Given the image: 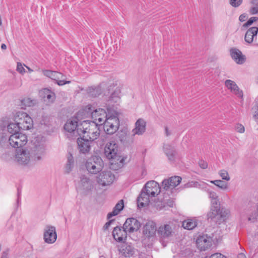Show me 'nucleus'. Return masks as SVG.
<instances>
[{
    "label": "nucleus",
    "mask_w": 258,
    "mask_h": 258,
    "mask_svg": "<svg viewBox=\"0 0 258 258\" xmlns=\"http://www.w3.org/2000/svg\"><path fill=\"white\" fill-rule=\"evenodd\" d=\"M21 102L22 105L25 107L32 106L36 103V101L35 100L31 99L30 98H25Z\"/></svg>",
    "instance_id": "obj_37"
},
{
    "label": "nucleus",
    "mask_w": 258,
    "mask_h": 258,
    "mask_svg": "<svg viewBox=\"0 0 258 258\" xmlns=\"http://www.w3.org/2000/svg\"><path fill=\"white\" fill-rule=\"evenodd\" d=\"M196 242L199 249L201 250H206L212 245L213 239L207 234H204L198 237Z\"/></svg>",
    "instance_id": "obj_14"
},
{
    "label": "nucleus",
    "mask_w": 258,
    "mask_h": 258,
    "mask_svg": "<svg viewBox=\"0 0 258 258\" xmlns=\"http://www.w3.org/2000/svg\"><path fill=\"white\" fill-rule=\"evenodd\" d=\"M123 200H120L114 207L113 211L107 214V218L110 219L112 217L117 215L123 208Z\"/></svg>",
    "instance_id": "obj_30"
},
{
    "label": "nucleus",
    "mask_w": 258,
    "mask_h": 258,
    "mask_svg": "<svg viewBox=\"0 0 258 258\" xmlns=\"http://www.w3.org/2000/svg\"><path fill=\"white\" fill-rule=\"evenodd\" d=\"M156 231H157L156 224L151 220L147 221L143 228L144 235L149 238L154 237Z\"/></svg>",
    "instance_id": "obj_17"
},
{
    "label": "nucleus",
    "mask_w": 258,
    "mask_h": 258,
    "mask_svg": "<svg viewBox=\"0 0 258 258\" xmlns=\"http://www.w3.org/2000/svg\"><path fill=\"white\" fill-rule=\"evenodd\" d=\"M181 178L178 176H174L169 179H165L162 182L163 188L166 190L173 188L177 186L181 181Z\"/></svg>",
    "instance_id": "obj_20"
},
{
    "label": "nucleus",
    "mask_w": 258,
    "mask_h": 258,
    "mask_svg": "<svg viewBox=\"0 0 258 258\" xmlns=\"http://www.w3.org/2000/svg\"><path fill=\"white\" fill-rule=\"evenodd\" d=\"M28 140L27 136L21 133L11 135L7 142V146H11L13 148H19L26 144Z\"/></svg>",
    "instance_id": "obj_9"
},
{
    "label": "nucleus",
    "mask_w": 258,
    "mask_h": 258,
    "mask_svg": "<svg viewBox=\"0 0 258 258\" xmlns=\"http://www.w3.org/2000/svg\"><path fill=\"white\" fill-rule=\"evenodd\" d=\"M92 141L84 137H80L77 139L78 149L80 154L87 155L91 149Z\"/></svg>",
    "instance_id": "obj_11"
},
{
    "label": "nucleus",
    "mask_w": 258,
    "mask_h": 258,
    "mask_svg": "<svg viewBox=\"0 0 258 258\" xmlns=\"http://www.w3.org/2000/svg\"><path fill=\"white\" fill-rule=\"evenodd\" d=\"M127 233L123 227L116 226L113 229L112 236L116 241L122 243L126 239Z\"/></svg>",
    "instance_id": "obj_21"
},
{
    "label": "nucleus",
    "mask_w": 258,
    "mask_h": 258,
    "mask_svg": "<svg viewBox=\"0 0 258 258\" xmlns=\"http://www.w3.org/2000/svg\"><path fill=\"white\" fill-rule=\"evenodd\" d=\"M247 18V15L245 14H241L239 17V20L240 22H244L246 20Z\"/></svg>",
    "instance_id": "obj_52"
},
{
    "label": "nucleus",
    "mask_w": 258,
    "mask_h": 258,
    "mask_svg": "<svg viewBox=\"0 0 258 258\" xmlns=\"http://www.w3.org/2000/svg\"><path fill=\"white\" fill-rule=\"evenodd\" d=\"M199 165L201 168L204 169H206L208 167V163L204 160L199 161Z\"/></svg>",
    "instance_id": "obj_49"
},
{
    "label": "nucleus",
    "mask_w": 258,
    "mask_h": 258,
    "mask_svg": "<svg viewBox=\"0 0 258 258\" xmlns=\"http://www.w3.org/2000/svg\"><path fill=\"white\" fill-rule=\"evenodd\" d=\"M238 258H246L245 255L243 253H239L238 255Z\"/></svg>",
    "instance_id": "obj_56"
},
{
    "label": "nucleus",
    "mask_w": 258,
    "mask_h": 258,
    "mask_svg": "<svg viewBox=\"0 0 258 258\" xmlns=\"http://www.w3.org/2000/svg\"><path fill=\"white\" fill-rule=\"evenodd\" d=\"M253 110V118L255 121H258V105H255L252 108Z\"/></svg>",
    "instance_id": "obj_44"
},
{
    "label": "nucleus",
    "mask_w": 258,
    "mask_h": 258,
    "mask_svg": "<svg viewBox=\"0 0 258 258\" xmlns=\"http://www.w3.org/2000/svg\"><path fill=\"white\" fill-rule=\"evenodd\" d=\"M114 178V175L111 171H103L97 176V181L100 185L106 186L111 184Z\"/></svg>",
    "instance_id": "obj_12"
},
{
    "label": "nucleus",
    "mask_w": 258,
    "mask_h": 258,
    "mask_svg": "<svg viewBox=\"0 0 258 258\" xmlns=\"http://www.w3.org/2000/svg\"><path fill=\"white\" fill-rule=\"evenodd\" d=\"M45 151L44 143L36 140L32 147L17 150L14 161L19 165L32 167L42 159Z\"/></svg>",
    "instance_id": "obj_1"
},
{
    "label": "nucleus",
    "mask_w": 258,
    "mask_h": 258,
    "mask_svg": "<svg viewBox=\"0 0 258 258\" xmlns=\"http://www.w3.org/2000/svg\"><path fill=\"white\" fill-rule=\"evenodd\" d=\"M43 98L46 99L48 102L52 103L55 99V94L49 89H44L43 90Z\"/></svg>",
    "instance_id": "obj_31"
},
{
    "label": "nucleus",
    "mask_w": 258,
    "mask_h": 258,
    "mask_svg": "<svg viewBox=\"0 0 258 258\" xmlns=\"http://www.w3.org/2000/svg\"><path fill=\"white\" fill-rule=\"evenodd\" d=\"M103 124L104 131L109 135L114 134L117 130L119 125V121L117 117V112L113 109L109 112V116L105 119Z\"/></svg>",
    "instance_id": "obj_5"
},
{
    "label": "nucleus",
    "mask_w": 258,
    "mask_h": 258,
    "mask_svg": "<svg viewBox=\"0 0 258 258\" xmlns=\"http://www.w3.org/2000/svg\"><path fill=\"white\" fill-rule=\"evenodd\" d=\"M146 174V170H145V168H142V176H144Z\"/></svg>",
    "instance_id": "obj_58"
},
{
    "label": "nucleus",
    "mask_w": 258,
    "mask_h": 258,
    "mask_svg": "<svg viewBox=\"0 0 258 258\" xmlns=\"http://www.w3.org/2000/svg\"><path fill=\"white\" fill-rule=\"evenodd\" d=\"M119 250L121 254L125 257H130L135 252L134 248L132 245L125 243V242H122L119 248Z\"/></svg>",
    "instance_id": "obj_25"
},
{
    "label": "nucleus",
    "mask_w": 258,
    "mask_h": 258,
    "mask_svg": "<svg viewBox=\"0 0 258 258\" xmlns=\"http://www.w3.org/2000/svg\"><path fill=\"white\" fill-rule=\"evenodd\" d=\"M52 72L53 71L50 70H44L43 71V73L44 76L50 78Z\"/></svg>",
    "instance_id": "obj_51"
},
{
    "label": "nucleus",
    "mask_w": 258,
    "mask_h": 258,
    "mask_svg": "<svg viewBox=\"0 0 258 258\" xmlns=\"http://www.w3.org/2000/svg\"><path fill=\"white\" fill-rule=\"evenodd\" d=\"M86 167L89 173L97 174L102 170L103 162L102 159L99 156H93L86 161Z\"/></svg>",
    "instance_id": "obj_7"
},
{
    "label": "nucleus",
    "mask_w": 258,
    "mask_h": 258,
    "mask_svg": "<svg viewBox=\"0 0 258 258\" xmlns=\"http://www.w3.org/2000/svg\"><path fill=\"white\" fill-rule=\"evenodd\" d=\"M218 174L223 180H225L227 181L230 180V177L227 170L225 169L220 170L218 172Z\"/></svg>",
    "instance_id": "obj_38"
},
{
    "label": "nucleus",
    "mask_w": 258,
    "mask_h": 258,
    "mask_svg": "<svg viewBox=\"0 0 258 258\" xmlns=\"http://www.w3.org/2000/svg\"><path fill=\"white\" fill-rule=\"evenodd\" d=\"M244 212L249 221L254 222L258 218V202L254 206L249 203Z\"/></svg>",
    "instance_id": "obj_19"
},
{
    "label": "nucleus",
    "mask_w": 258,
    "mask_h": 258,
    "mask_svg": "<svg viewBox=\"0 0 258 258\" xmlns=\"http://www.w3.org/2000/svg\"><path fill=\"white\" fill-rule=\"evenodd\" d=\"M1 48L2 49H6L7 48V46L5 44H2L1 45Z\"/></svg>",
    "instance_id": "obj_59"
},
{
    "label": "nucleus",
    "mask_w": 258,
    "mask_h": 258,
    "mask_svg": "<svg viewBox=\"0 0 258 258\" xmlns=\"http://www.w3.org/2000/svg\"><path fill=\"white\" fill-rule=\"evenodd\" d=\"M199 185V183L197 181H191L185 184L186 187H198Z\"/></svg>",
    "instance_id": "obj_47"
},
{
    "label": "nucleus",
    "mask_w": 258,
    "mask_h": 258,
    "mask_svg": "<svg viewBox=\"0 0 258 258\" xmlns=\"http://www.w3.org/2000/svg\"><path fill=\"white\" fill-rule=\"evenodd\" d=\"M77 134L80 136L83 135V137L93 142L99 137L100 133L97 124L91 123L88 120H84L78 126Z\"/></svg>",
    "instance_id": "obj_3"
},
{
    "label": "nucleus",
    "mask_w": 258,
    "mask_h": 258,
    "mask_svg": "<svg viewBox=\"0 0 258 258\" xmlns=\"http://www.w3.org/2000/svg\"><path fill=\"white\" fill-rule=\"evenodd\" d=\"M160 192V187L157 182L155 181L147 182L138 198V207L141 208L148 205L150 199L157 196Z\"/></svg>",
    "instance_id": "obj_2"
},
{
    "label": "nucleus",
    "mask_w": 258,
    "mask_h": 258,
    "mask_svg": "<svg viewBox=\"0 0 258 258\" xmlns=\"http://www.w3.org/2000/svg\"><path fill=\"white\" fill-rule=\"evenodd\" d=\"M210 202L211 205V209L220 210V204L219 198L215 200L211 201Z\"/></svg>",
    "instance_id": "obj_41"
},
{
    "label": "nucleus",
    "mask_w": 258,
    "mask_h": 258,
    "mask_svg": "<svg viewBox=\"0 0 258 258\" xmlns=\"http://www.w3.org/2000/svg\"><path fill=\"white\" fill-rule=\"evenodd\" d=\"M55 228L52 226H47L44 233V241L47 243H53L56 239Z\"/></svg>",
    "instance_id": "obj_18"
},
{
    "label": "nucleus",
    "mask_w": 258,
    "mask_h": 258,
    "mask_svg": "<svg viewBox=\"0 0 258 258\" xmlns=\"http://www.w3.org/2000/svg\"><path fill=\"white\" fill-rule=\"evenodd\" d=\"M113 221V220H110L108 222H106L105 223V224L104 225V227H103L104 229H108Z\"/></svg>",
    "instance_id": "obj_54"
},
{
    "label": "nucleus",
    "mask_w": 258,
    "mask_h": 258,
    "mask_svg": "<svg viewBox=\"0 0 258 258\" xmlns=\"http://www.w3.org/2000/svg\"><path fill=\"white\" fill-rule=\"evenodd\" d=\"M250 13L251 15H254L258 13V7L254 6L250 10Z\"/></svg>",
    "instance_id": "obj_50"
},
{
    "label": "nucleus",
    "mask_w": 258,
    "mask_h": 258,
    "mask_svg": "<svg viewBox=\"0 0 258 258\" xmlns=\"http://www.w3.org/2000/svg\"><path fill=\"white\" fill-rule=\"evenodd\" d=\"M225 86L233 94L240 99H243V93L236 83L231 80H226L224 82Z\"/></svg>",
    "instance_id": "obj_16"
},
{
    "label": "nucleus",
    "mask_w": 258,
    "mask_h": 258,
    "mask_svg": "<svg viewBox=\"0 0 258 258\" xmlns=\"http://www.w3.org/2000/svg\"><path fill=\"white\" fill-rule=\"evenodd\" d=\"M120 90L119 88H116L114 92L111 94L109 101L111 102L117 103L120 100L119 94Z\"/></svg>",
    "instance_id": "obj_35"
},
{
    "label": "nucleus",
    "mask_w": 258,
    "mask_h": 258,
    "mask_svg": "<svg viewBox=\"0 0 258 258\" xmlns=\"http://www.w3.org/2000/svg\"><path fill=\"white\" fill-rule=\"evenodd\" d=\"M157 233L160 239L164 240L173 236L174 224L172 222L161 225L157 229Z\"/></svg>",
    "instance_id": "obj_10"
},
{
    "label": "nucleus",
    "mask_w": 258,
    "mask_h": 258,
    "mask_svg": "<svg viewBox=\"0 0 258 258\" xmlns=\"http://www.w3.org/2000/svg\"><path fill=\"white\" fill-rule=\"evenodd\" d=\"M15 120L18 122L22 130H28L33 127V120L29 115L23 111H18L15 116Z\"/></svg>",
    "instance_id": "obj_8"
},
{
    "label": "nucleus",
    "mask_w": 258,
    "mask_h": 258,
    "mask_svg": "<svg viewBox=\"0 0 258 258\" xmlns=\"http://www.w3.org/2000/svg\"><path fill=\"white\" fill-rule=\"evenodd\" d=\"M242 3V0H230L229 4L232 7L236 8L239 7Z\"/></svg>",
    "instance_id": "obj_43"
},
{
    "label": "nucleus",
    "mask_w": 258,
    "mask_h": 258,
    "mask_svg": "<svg viewBox=\"0 0 258 258\" xmlns=\"http://www.w3.org/2000/svg\"><path fill=\"white\" fill-rule=\"evenodd\" d=\"M210 182L222 190H227L229 188L228 183L222 180H211Z\"/></svg>",
    "instance_id": "obj_32"
},
{
    "label": "nucleus",
    "mask_w": 258,
    "mask_h": 258,
    "mask_svg": "<svg viewBox=\"0 0 258 258\" xmlns=\"http://www.w3.org/2000/svg\"><path fill=\"white\" fill-rule=\"evenodd\" d=\"M252 4L256 7H258V0H253Z\"/></svg>",
    "instance_id": "obj_57"
},
{
    "label": "nucleus",
    "mask_w": 258,
    "mask_h": 258,
    "mask_svg": "<svg viewBox=\"0 0 258 258\" xmlns=\"http://www.w3.org/2000/svg\"><path fill=\"white\" fill-rule=\"evenodd\" d=\"M74 166V160L72 154L68 157V161L66 166V170L67 173L70 172Z\"/></svg>",
    "instance_id": "obj_36"
},
{
    "label": "nucleus",
    "mask_w": 258,
    "mask_h": 258,
    "mask_svg": "<svg viewBox=\"0 0 258 258\" xmlns=\"http://www.w3.org/2000/svg\"><path fill=\"white\" fill-rule=\"evenodd\" d=\"M80 125L78 124V119L77 118H72L68 120L64 126L65 130L68 132L73 133L74 134L77 133V128Z\"/></svg>",
    "instance_id": "obj_22"
},
{
    "label": "nucleus",
    "mask_w": 258,
    "mask_h": 258,
    "mask_svg": "<svg viewBox=\"0 0 258 258\" xmlns=\"http://www.w3.org/2000/svg\"><path fill=\"white\" fill-rule=\"evenodd\" d=\"M140 227V222L134 218H127L123 225L124 229L129 233L137 231Z\"/></svg>",
    "instance_id": "obj_15"
},
{
    "label": "nucleus",
    "mask_w": 258,
    "mask_h": 258,
    "mask_svg": "<svg viewBox=\"0 0 258 258\" xmlns=\"http://www.w3.org/2000/svg\"><path fill=\"white\" fill-rule=\"evenodd\" d=\"M104 155L111 165L121 163L123 159L118 154V145L114 141L107 143L104 147Z\"/></svg>",
    "instance_id": "obj_4"
},
{
    "label": "nucleus",
    "mask_w": 258,
    "mask_h": 258,
    "mask_svg": "<svg viewBox=\"0 0 258 258\" xmlns=\"http://www.w3.org/2000/svg\"><path fill=\"white\" fill-rule=\"evenodd\" d=\"M209 258H226V257L221 253H215L212 254Z\"/></svg>",
    "instance_id": "obj_48"
},
{
    "label": "nucleus",
    "mask_w": 258,
    "mask_h": 258,
    "mask_svg": "<svg viewBox=\"0 0 258 258\" xmlns=\"http://www.w3.org/2000/svg\"><path fill=\"white\" fill-rule=\"evenodd\" d=\"M9 249H7L2 252L1 258H8Z\"/></svg>",
    "instance_id": "obj_53"
},
{
    "label": "nucleus",
    "mask_w": 258,
    "mask_h": 258,
    "mask_svg": "<svg viewBox=\"0 0 258 258\" xmlns=\"http://www.w3.org/2000/svg\"><path fill=\"white\" fill-rule=\"evenodd\" d=\"M105 84L102 83L96 87H91L88 88V92L92 97H97L103 92Z\"/></svg>",
    "instance_id": "obj_29"
},
{
    "label": "nucleus",
    "mask_w": 258,
    "mask_h": 258,
    "mask_svg": "<svg viewBox=\"0 0 258 258\" xmlns=\"http://www.w3.org/2000/svg\"><path fill=\"white\" fill-rule=\"evenodd\" d=\"M235 129L239 133H243L245 131L244 127L241 124H237L235 126Z\"/></svg>",
    "instance_id": "obj_46"
},
{
    "label": "nucleus",
    "mask_w": 258,
    "mask_h": 258,
    "mask_svg": "<svg viewBox=\"0 0 258 258\" xmlns=\"http://www.w3.org/2000/svg\"><path fill=\"white\" fill-rule=\"evenodd\" d=\"M27 69L28 70L29 72H32L33 70L31 69L29 67L26 66Z\"/></svg>",
    "instance_id": "obj_60"
},
{
    "label": "nucleus",
    "mask_w": 258,
    "mask_h": 258,
    "mask_svg": "<svg viewBox=\"0 0 258 258\" xmlns=\"http://www.w3.org/2000/svg\"><path fill=\"white\" fill-rule=\"evenodd\" d=\"M3 140H4V139H3V138L2 139V140H1V142H0V144L2 145V146H3V145H2V143H3Z\"/></svg>",
    "instance_id": "obj_62"
},
{
    "label": "nucleus",
    "mask_w": 258,
    "mask_h": 258,
    "mask_svg": "<svg viewBox=\"0 0 258 258\" xmlns=\"http://www.w3.org/2000/svg\"><path fill=\"white\" fill-rule=\"evenodd\" d=\"M258 32V28L256 27H253L249 28L246 32L245 35V41L248 43H251L254 36H256Z\"/></svg>",
    "instance_id": "obj_28"
},
{
    "label": "nucleus",
    "mask_w": 258,
    "mask_h": 258,
    "mask_svg": "<svg viewBox=\"0 0 258 258\" xmlns=\"http://www.w3.org/2000/svg\"><path fill=\"white\" fill-rule=\"evenodd\" d=\"M8 131L11 134H16L19 133V131L21 129L20 126L18 124V122L15 121V122L10 123L7 126Z\"/></svg>",
    "instance_id": "obj_33"
},
{
    "label": "nucleus",
    "mask_w": 258,
    "mask_h": 258,
    "mask_svg": "<svg viewBox=\"0 0 258 258\" xmlns=\"http://www.w3.org/2000/svg\"><path fill=\"white\" fill-rule=\"evenodd\" d=\"M207 194L208 195V197L211 201L215 200L219 198V197L217 194L212 190L208 189L207 190Z\"/></svg>",
    "instance_id": "obj_40"
},
{
    "label": "nucleus",
    "mask_w": 258,
    "mask_h": 258,
    "mask_svg": "<svg viewBox=\"0 0 258 258\" xmlns=\"http://www.w3.org/2000/svg\"><path fill=\"white\" fill-rule=\"evenodd\" d=\"M230 52L231 57L237 64H241L245 62V55H243L239 50L236 48H232Z\"/></svg>",
    "instance_id": "obj_24"
},
{
    "label": "nucleus",
    "mask_w": 258,
    "mask_h": 258,
    "mask_svg": "<svg viewBox=\"0 0 258 258\" xmlns=\"http://www.w3.org/2000/svg\"><path fill=\"white\" fill-rule=\"evenodd\" d=\"M257 20H258L257 17H251L244 24H243V26L244 27H247L251 25L254 22H256Z\"/></svg>",
    "instance_id": "obj_42"
},
{
    "label": "nucleus",
    "mask_w": 258,
    "mask_h": 258,
    "mask_svg": "<svg viewBox=\"0 0 258 258\" xmlns=\"http://www.w3.org/2000/svg\"><path fill=\"white\" fill-rule=\"evenodd\" d=\"M146 122L144 119L140 118L135 123V128L132 131L133 135H142L146 131Z\"/></svg>",
    "instance_id": "obj_23"
},
{
    "label": "nucleus",
    "mask_w": 258,
    "mask_h": 258,
    "mask_svg": "<svg viewBox=\"0 0 258 258\" xmlns=\"http://www.w3.org/2000/svg\"><path fill=\"white\" fill-rule=\"evenodd\" d=\"M20 193H19V192H18V200H17V202H18V203H19V200H20Z\"/></svg>",
    "instance_id": "obj_61"
},
{
    "label": "nucleus",
    "mask_w": 258,
    "mask_h": 258,
    "mask_svg": "<svg viewBox=\"0 0 258 258\" xmlns=\"http://www.w3.org/2000/svg\"><path fill=\"white\" fill-rule=\"evenodd\" d=\"M17 71L21 74L25 73V70L21 62L17 63Z\"/></svg>",
    "instance_id": "obj_45"
},
{
    "label": "nucleus",
    "mask_w": 258,
    "mask_h": 258,
    "mask_svg": "<svg viewBox=\"0 0 258 258\" xmlns=\"http://www.w3.org/2000/svg\"><path fill=\"white\" fill-rule=\"evenodd\" d=\"M64 78V76L61 73L53 71L50 78L52 80L56 81L59 86H62L71 83L70 81H64L63 80Z\"/></svg>",
    "instance_id": "obj_27"
},
{
    "label": "nucleus",
    "mask_w": 258,
    "mask_h": 258,
    "mask_svg": "<svg viewBox=\"0 0 258 258\" xmlns=\"http://www.w3.org/2000/svg\"><path fill=\"white\" fill-rule=\"evenodd\" d=\"M165 135L166 136L168 137L171 135V132H170V131H169V130L167 127V126L165 127Z\"/></svg>",
    "instance_id": "obj_55"
},
{
    "label": "nucleus",
    "mask_w": 258,
    "mask_h": 258,
    "mask_svg": "<svg viewBox=\"0 0 258 258\" xmlns=\"http://www.w3.org/2000/svg\"><path fill=\"white\" fill-rule=\"evenodd\" d=\"M197 226V222L192 219H187L182 222V227L187 230H191Z\"/></svg>",
    "instance_id": "obj_34"
},
{
    "label": "nucleus",
    "mask_w": 258,
    "mask_h": 258,
    "mask_svg": "<svg viewBox=\"0 0 258 258\" xmlns=\"http://www.w3.org/2000/svg\"><path fill=\"white\" fill-rule=\"evenodd\" d=\"M220 210L211 208V211L207 215L208 219L212 220L215 219L216 217L218 215Z\"/></svg>",
    "instance_id": "obj_39"
},
{
    "label": "nucleus",
    "mask_w": 258,
    "mask_h": 258,
    "mask_svg": "<svg viewBox=\"0 0 258 258\" xmlns=\"http://www.w3.org/2000/svg\"><path fill=\"white\" fill-rule=\"evenodd\" d=\"M256 79H257V82L258 83V78Z\"/></svg>",
    "instance_id": "obj_63"
},
{
    "label": "nucleus",
    "mask_w": 258,
    "mask_h": 258,
    "mask_svg": "<svg viewBox=\"0 0 258 258\" xmlns=\"http://www.w3.org/2000/svg\"><path fill=\"white\" fill-rule=\"evenodd\" d=\"M163 151L168 160L171 162H173L176 155L174 148L169 144H165L163 146Z\"/></svg>",
    "instance_id": "obj_26"
},
{
    "label": "nucleus",
    "mask_w": 258,
    "mask_h": 258,
    "mask_svg": "<svg viewBox=\"0 0 258 258\" xmlns=\"http://www.w3.org/2000/svg\"><path fill=\"white\" fill-rule=\"evenodd\" d=\"M78 188L84 194L87 195L93 188L92 181L88 177L83 175L81 177Z\"/></svg>",
    "instance_id": "obj_13"
},
{
    "label": "nucleus",
    "mask_w": 258,
    "mask_h": 258,
    "mask_svg": "<svg viewBox=\"0 0 258 258\" xmlns=\"http://www.w3.org/2000/svg\"><path fill=\"white\" fill-rule=\"evenodd\" d=\"M113 109L108 107L107 108V111L102 108L92 110L91 106H88L89 112L91 113L92 118L93 119V121L90 122L95 123L98 126L102 125L105 122V119L108 117L109 112H111Z\"/></svg>",
    "instance_id": "obj_6"
}]
</instances>
